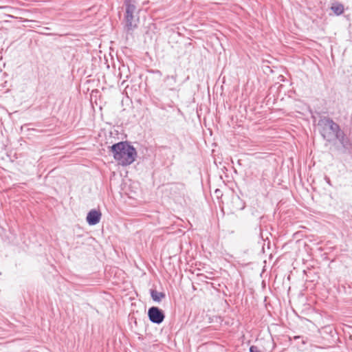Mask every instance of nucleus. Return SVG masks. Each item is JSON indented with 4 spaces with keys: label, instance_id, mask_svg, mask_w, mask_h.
I'll return each instance as SVG.
<instances>
[{
    "label": "nucleus",
    "instance_id": "nucleus-1",
    "mask_svg": "<svg viewBox=\"0 0 352 352\" xmlns=\"http://www.w3.org/2000/svg\"><path fill=\"white\" fill-rule=\"evenodd\" d=\"M114 159L122 166H128L137 157L136 149L128 142H120L109 146Z\"/></svg>",
    "mask_w": 352,
    "mask_h": 352
},
{
    "label": "nucleus",
    "instance_id": "nucleus-2",
    "mask_svg": "<svg viewBox=\"0 0 352 352\" xmlns=\"http://www.w3.org/2000/svg\"><path fill=\"white\" fill-rule=\"evenodd\" d=\"M318 126L320 134L328 142L333 141L335 137L342 131L340 125L328 116H321Z\"/></svg>",
    "mask_w": 352,
    "mask_h": 352
},
{
    "label": "nucleus",
    "instance_id": "nucleus-3",
    "mask_svg": "<svg viewBox=\"0 0 352 352\" xmlns=\"http://www.w3.org/2000/svg\"><path fill=\"white\" fill-rule=\"evenodd\" d=\"M334 140L338 142V144L337 142L333 144L334 151L339 154L352 155V143L344 131L342 130V131L335 137Z\"/></svg>",
    "mask_w": 352,
    "mask_h": 352
},
{
    "label": "nucleus",
    "instance_id": "nucleus-4",
    "mask_svg": "<svg viewBox=\"0 0 352 352\" xmlns=\"http://www.w3.org/2000/svg\"><path fill=\"white\" fill-rule=\"evenodd\" d=\"M133 0H124L126 12L124 16L125 25L127 30H132L137 27L139 18L134 14L136 12V6L132 3Z\"/></svg>",
    "mask_w": 352,
    "mask_h": 352
},
{
    "label": "nucleus",
    "instance_id": "nucleus-5",
    "mask_svg": "<svg viewBox=\"0 0 352 352\" xmlns=\"http://www.w3.org/2000/svg\"><path fill=\"white\" fill-rule=\"evenodd\" d=\"M148 317L151 322L160 324L164 321L165 314L158 307L153 306L148 310Z\"/></svg>",
    "mask_w": 352,
    "mask_h": 352
},
{
    "label": "nucleus",
    "instance_id": "nucleus-6",
    "mask_svg": "<svg viewBox=\"0 0 352 352\" xmlns=\"http://www.w3.org/2000/svg\"><path fill=\"white\" fill-rule=\"evenodd\" d=\"M177 75H168L164 79L165 88L171 91L179 92V89L177 87Z\"/></svg>",
    "mask_w": 352,
    "mask_h": 352
},
{
    "label": "nucleus",
    "instance_id": "nucleus-7",
    "mask_svg": "<svg viewBox=\"0 0 352 352\" xmlns=\"http://www.w3.org/2000/svg\"><path fill=\"white\" fill-rule=\"evenodd\" d=\"M101 216L102 214L100 210H91L87 215V222L89 226H95L100 222Z\"/></svg>",
    "mask_w": 352,
    "mask_h": 352
},
{
    "label": "nucleus",
    "instance_id": "nucleus-8",
    "mask_svg": "<svg viewBox=\"0 0 352 352\" xmlns=\"http://www.w3.org/2000/svg\"><path fill=\"white\" fill-rule=\"evenodd\" d=\"M150 294L153 300L157 302H160L162 298H164L166 297L165 293L159 292L155 289H151Z\"/></svg>",
    "mask_w": 352,
    "mask_h": 352
},
{
    "label": "nucleus",
    "instance_id": "nucleus-9",
    "mask_svg": "<svg viewBox=\"0 0 352 352\" xmlns=\"http://www.w3.org/2000/svg\"><path fill=\"white\" fill-rule=\"evenodd\" d=\"M331 9L336 15H340L344 12V6L340 3H333Z\"/></svg>",
    "mask_w": 352,
    "mask_h": 352
},
{
    "label": "nucleus",
    "instance_id": "nucleus-10",
    "mask_svg": "<svg viewBox=\"0 0 352 352\" xmlns=\"http://www.w3.org/2000/svg\"><path fill=\"white\" fill-rule=\"evenodd\" d=\"M294 340L297 341L298 343L300 342L302 344H305L307 342L308 339L307 338H304L302 336H294Z\"/></svg>",
    "mask_w": 352,
    "mask_h": 352
},
{
    "label": "nucleus",
    "instance_id": "nucleus-11",
    "mask_svg": "<svg viewBox=\"0 0 352 352\" xmlns=\"http://www.w3.org/2000/svg\"><path fill=\"white\" fill-rule=\"evenodd\" d=\"M254 349H256L255 346H250V349H249V352H255ZM256 352H258V351H256Z\"/></svg>",
    "mask_w": 352,
    "mask_h": 352
},
{
    "label": "nucleus",
    "instance_id": "nucleus-12",
    "mask_svg": "<svg viewBox=\"0 0 352 352\" xmlns=\"http://www.w3.org/2000/svg\"><path fill=\"white\" fill-rule=\"evenodd\" d=\"M327 182L329 184H330V179H329V178H327Z\"/></svg>",
    "mask_w": 352,
    "mask_h": 352
},
{
    "label": "nucleus",
    "instance_id": "nucleus-13",
    "mask_svg": "<svg viewBox=\"0 0 352 352\" xmlns=\"http://www.w3.org/2000/svg\"><path fill=\"white\" fill-rule=\"evenodd\" d=\"M156 72H157V73H158V74H160V75L162 74L161 72H160V71H159V70H157Z\"/></svg>",
    "mask_w": 352,
    "mask_h": 352
}]
</instances>
